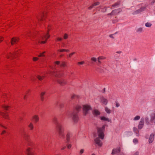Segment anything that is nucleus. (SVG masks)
I'll return each mask as SVG.
<instances>
[{
	"mask_svg": "<svg viewBox=\"0 0 155 155\" xmlns=\"http://www.w3.org/2000/svg\"><path fill=\"white\" fill-rule=\"evenodd\" d=\"M63 39L62 38L58 37L55 39V41L56 42H58L61 41Z\"/></svg>",
	"mask_w": 155,
	"mask_h": 155,
	"instance_id": "7c9ffc66",
	"label": "nucleus"
},
{
	"mask_svg": "<svg viewBox=\"0 0 155 155\" xmlns=\"http://www.w3.org/2000/svg\"><path fill=\"white\" fill-rule=\"evenodd\" d=\"M75 53V52H72L70 54H69L68 55V57L69 58H71L72 57V56Z\"/></svg>",
	"mask_w": 155,
	"mask_h": 155,
	"instance_id": "f704fd0d",
	"label": "nucleus"
},
{
	"mask_svg": "<svg viewBox=\"0 0 155 155\" xmlns=\"http://www.w3.org/2000/svg\"><path fill=\"white\" fill-rule=\"evenodd\" d=\"M28 127L29 128V129L30 130H33L34 127L33 123L31 122L28 125Z\"/></svg>",
	"mask_w": 155,
	"mask_h": 155,
	"instance_id": "bb28decb",
	"label": "nucleus"
},
{
	"mask_svg": "<svg viewBox=\"0 0 155 155\" xmlns=\"http://www.w3.org/2000/svg\"><path fill=\"white\" fill-rule=\"evenodd\" d=\"M24 137L25 139L27 140H28L29 138V136L26 134H25L24 135Z\"/></svg>",
	"mask_w": 155,
	"mask_h": 155,
	"instance_id": "473e14b6",
	"label": "nucleus"
},
{
	"mask_svg": "<svg viewBox=\"0 0 155 155\" xmlns=\"http://www.w3.org/2000/svg\"><path fill=\"white\" fill-rule=\"evenodd\" d=\"M71 144H69L67 145V147L68 148L70 149L71 148Z\"/></svg>",
	"mask_w": 155,
	"mask_h": 155,
	"instance_id": "5fc2aeb1",
	"label": "nucleus"
},
{
	"mask_svg": "<svg viewBox=\"0 0 155 155\" xmlns=\"http://www.w3.org/2000/svg\"><path fill=\"white\" fill-rule=\"evenodd\" d=\"M91 60L92 61L95 62L97 61V60L96 58L93 57L91 58Z\"/></svg>",
	"mask_w": 155,
	"mask_h": 155,
	"instance_id": "ea45409f",
	"label": "nucleus"
},
{
	"mask_svg": "<svg viewBox=\"0 0 155 155\" xmlns=\"http://www.w3.org/2000/svg\"><path fill=\"white\" fill-rule=\"evenodd\" d=\"M138 153L137 152H136L134 155H138Z\"/></svg>",
	"mask_w": 155,
	"mask_h": 155,
	"instance_id": "69168bd1",
	"label": "nucleus"
},
{
	"mask_svg": "<svg viewBox=\"0 0 155 155\" xmlns=\"http://www.w3.org/2000/svg\"><path fill=\"white\" fill-rule=\"evenodd\" d=\"M140 118V116H136L134 119V120H139Z\"/></svg>",
	"mask_w": 155,
	"mask_h": 155,
	"instance_id": "79ce46f5",
	"label": "nucleus"
},
{
	"mask_svg": "<svg viewBox=\"0 0 155 155\" xmlns=\"http://www.w3.org/2000/svg\"><path fill=\"white\" fill-rule=\"evenodd\" d=\"M97 60H98V62L100 63V64H101V61H100V59H97Z\"/></svg>",
	"mask_w": 155,
	"mask_h": 155,
	"instance_id": "e2e57ef3",
	"label": "nucleus"
},
{
	"mask_svg": "<svg viewBox=\"0 0 155 155\" xmlns=\"http://www.w3.org/2000/svg\"><path fill=\"white\" fill-rule=\"evenodd\" d=\"M154 134H150L149 139V142L150 143H151L154 140Z\"/></svg>",
	"mask_w": 155,
	"mask_h": 155,
	"instance_id": "dca6fc26",
	"label": "nucleus"
},
{
	"mask_svg": "<svg viewBox=\"0 0 155 155\" xmlns=\"http://www.w3.org/2000/svg\"><path fill=\"white\" fill-rule=\"evenodd\" d=\"M57 82L61 85L64 86L67 84V81L66 80L63 79H59L57 80Z\"/></svg>",
	"mask_w": 155,
	"mask_h": 155,
	"instance_id": "6e6552de",
	"label": "nucleus"
},
{
	"mask_svg": "<svg viewBox=\"0 0 155 155\" xmlns=\"http://www.w3.org/2000/svg\"><path fill=\"white\" fill-rule=\"evenodd\" d=\"M115 11V10H113L111 13L108 14H107V15H114V12Z\"/></svg>",
	"mask_w": 155,
	"mask_h": 155,
	"instance_id": "8fccbe9b",
	"label": "nucleus"
},
{
	"mask_svg": "<svg viewBox=\"0 0 155 155\" xmlns=\"http://www.w3.org/2000/svg\"><path fill=\"white\" fill-rule=\"evenodd\" d=\"M65 49H59L58 50V51L60 52H65Z\"/></svg>",
	"mask_w": 155,
	"mask_h": 155,
	"instance_id": "37998d69",
	"label": "nucleus"
},
{
	"mask_svg": "<svg viewBox=\"0 0 155 155\" xmlns=\"http://www.w3.org/2000/svg\"><path fill=\"white\" fill-rule=\"evenodd\" d=\"M144 9V8H141L140 9L136 11H135L134 12V14H135L140 13L141 12H142L143 11Z\"/></svg>",
	"mask_w": 155,
	"mask_h": 155,
	"instance_id": "393cba45",
	"label": "nucleus"
},
{
	"mask_svg": "<svg viewBox=\"0 0 155 155\" xmlns=\"http://www.w3.org/2000/svg\"><path fill=\"white\" fill-rule=\"evenodd\" d=\"M105 128V126L104 125L102 127H97V130L98 135L99 138L103 140L104 138V132Z\"/></svg>",
	"mask_w": 155,
	"mask_h": 155,
	"instance_id": "39448f33",
	"label": "nucleus"
},
{
	"mask_svg": "<svg viewBox=\"0 0 155 155\" xmlns=\"http://www.w3.org/2000/svg\"><path fill=\"white\" fill-rule=\"evenodd\" d=\"M21 51L20 49H15L14 53L13 52L9 51L5 54V56L8 58H16Z\"/></svg>",
	"mask_w": 155,
	"mask_h": 155,
	"instance_id": "20e7f679",
	"label": "nucleus"
},
{
	"mask_svg": "<svg viewBox=\"0 0 155 155\" xmlns=\"http://www.w3.org/2000/svg\"><path fill=\"white\" fill-rule=\"evenodd\" d=\"M68 37V35L67 34H65L64 35L63 38L64 39H67Z\"/></svg>",
	"mask_w": 155,
	"mask_h": 155,
	"instance_id": "58836bf2",
	"label": "nucleus"
},
{
	"mask_svg": "<svg viewBox=\"0 0 155 155\" xmlns=\"http://www.w3.org/2000/svg\"><path fill=\"white\" fill-rule=\"evenodd\" d=\"M144 124V121L143 120L141 119L140 121L138 126V128L139 129H142L143 126Z\"/></svg>",
	"mask_w": 155,
	"mask_h": 155,
	"instance_id": "2eb2a0df",
	"label": "nucleus"
},
{
	"mask_svg": "<svg viewBox=\"0 0 155 155\" xmlns=\"http://www.w3.org/2000/svg\"><path fill=\"white\" fill-rule=\"evenodd\" d=\"M84 150L83 149H81L80 151V153L81 154L83 153L84 152Z\"/></svg>",
	"mask_w": 155,
	"mask_h": 155,
	"instance_id": "4d7b16f0",
	"label": "nucleus"
},
{
	"mask_svg": "<svg viewBox=\"0 0 155 155\" xmlns=\"http://www.w3.org/2000/svg\"><path fill=\"white\" fill-rule=\"evenodd\" d=\"M120 1H119V2H116V3H115L113 5L111 6V8L113 9V8H113V7L118 6L120 5Z\"/></svg>",
	"mask_w": 155,
	"mask_h": 155,
	"instance_id": "a878e982",
	"label": "nucleus"
},
{
	"mask_svg": "<svg viewBox=\"0 0 155 155\" xmlns=\"http://www.w3.org/2000/svg\"><path fill=\"white\" fill-rule=\"evenodd\" d=\"M50 26L48 27V31L46 34L43 35L41 38H38L37 41L38 43L40 44H45L47 42V40L49 38L50 35L48 34V32L50 29Z\"/></svg>",
	"mask_w": 155,
	"mask_h": 155,
	"instance_id": "7ed1b4c3",
	"label": "nucleus"
},
{
	"mask_svg": "<svg viewBox=\"0 0 155 155\" xmlns=\"http://www.w3.org/2000/svg\"><path fill=\"white\" fill-rule=\"evenodd\" d=\"M5 133H6V131L5 130H4L2 131L1 134V135H3V134H4Z\"/></svg>",
	"mask_w": 155,
	"mask_h": 155,
	"instance_id": "13d9d810",
	"label": "nucleus"
},
{
	"mask_svg": "<svg viewBox=\"0 0 155 155\" xmlns=\"http://www.w3.org/2000/svg\"><path fill=\"white\" fill-rule=\"evenodd\" d=\"M106 57L103 56H101L97 58V59H100V60H104L106 59Z\"/></svg>",
	"mask_w": 155,
	"mask_h": 155,
	"instance_id": "72a5a7b5",
	"label": "nucleus"
},
{
	"mask_svg": "<svg viewBox=\"0 0 155 155\" xmlns=\"http://www.w3.org/2000/svg\"><path fill=\"white\" fill-rule=\"evenodd\" d=\"M133 142L134 143H136L138 142V140L136 138H135L133 140Z\"/></svg>",
	"mask_w": 155,
	"mask_h": 155,
	"instance_id": "49530a36",
	"label": "nucleus"
},
{
	"mask_svg": "<svg viewBox=\"0 0 155 155\" xmlns=\"http://www.w3.org/2000/svg\"><path fill=\"white\" fill-rule=\"evenodd\" d=\"M134 132L136 133L137 136H139V134L138 133L139 131L137 128L134 127Z\"/></svg>",
	"mask_w": 155,
	"mask_h": 155,
	"instance_id": "cd10ccee",
	"label": "nucleus"
},
{
	"mask_svg": "<svg viewBox=\"0 0 155 155\" xmlns=\"http://www.w3.org/2000/svg\"><path fill=\"white\" fill-rule=\"evenodd\" d=\"M14 66V65L13 64H10L9 65H5V69L8 71L9 73H11L12 71V69H11Z\"/></svg>",
	"mask_w": 155,
	"mask_h": 155,
	"instance_id": "9d476101",
	"label": "nucleus"
},
{
	"mask_svg": "<svg viewBox=\"0 0 155 155\" xmlns=\"http://www.w3.org/2000/svg\"><path fill=\"white\" fill-rule=\"evenodd\" d=\"M105 110L108 114H110L111 113V110L107 107H105Z\"/></svg>",
	"mask_w": 155,
	"mask_h": 155,
	"instance_id": "2f4dec72",
	"label": "nucleus"
},
{
	"mask_svg": "<svg viewBox=\"0 0 155 155\" xmlns=\"http://www.w3.org/2000/svg\"><path fill=\"white\" fill-rule=\"evenodd\" d=\"M81 108L82 107L80 105H78L76 106L75 107V110L70 115V116H72V119L75 123L77 122L78 121V113Z\"/></svg>",
	"mask_w": 155,
	"mask_h": 155,
	"instance_id": "f257e3e1",
	"label": "nucleus"
},
{
	"mask_svg": "<svg viewBox=\"0 0 155 155\" xmlns=\"http://www.w3.org/2000/svg\"><path fill=\"white\" fill-rule=\"evenodd\" d=\"M37 78L38 80H39L41 81L44 79V77L43 76H41L38 75L37 76Z\"/></svg>",
	"mask_w": 155,
	"mask_h": 155,
	"instance_id": "c9c22d12",
	"label": "nucleus"
},
{
	"mask_svg": "<svg viewBox=\"0 0 155 155\" xmlns=\"http://www.w3.org/2000/svg\"><path fill=\"white\" fill-rule=\"evenodd\" d=\"M116 107H118L120 106V104L119 103H116Z\"/></svg>",
	"mask_w": 155,
	"mask_h": 155,
	"instance_id": "bf43d9fd",
	"label": "nucleus"
},
{
	"mask_svg": "<svg viewBox=\"0 0 155 155\" xmlns=\"http://www.w3.org/2000/svg\"><path fill=\"white\" fill-rule=\"evenodd\" d=\"M61 67H64L67 66V63L65 61H62L60 63V62L58 61H56L54 63V67H53L52 68L53 69H56L57 67H58L59 65Z\"/></svg>",
	"mask_w": 155,
	"mask_h": 155,
	"instance_id": "423d86ee",
	"label": "nucleus"
},
{
	"mask_svg": "<svg viewBox=\"0 0 155 155\" xmlns=\"http://www.w3.org/2000/svg\"><path fill=\"white\" fill-rule=\"evenodd\" d=\"M65 148H66V147L64 146L61 148V150H63Z\"/></svg>",
	"mask_w": 155,
	"mask_h": 155,
	"instance_id": "0e129e2a",
	"label": "nucleus"
},
{
	"mask_svg": "<svg viewBox=\"0 0 155 155\" xmlns=\"http://www.w3.org/2000/svg\"><path fill=\"white\" fill-rule=\"evenodd\" d=\"M93 7V5H91L90 6L88 7V9L89 10H91L92 8Z\"/></svg>",
	"mask_w": 155,
	"mask_h": 155,
	"instance_id": "864d4df0",
	"label": "nucleus"
},
{
	"mask_svg": "<svg viewBox=\"0 0 155 155\" xmlns=\"http://www.w3.org/2000/svg\"><path fill=\"white\" fill-rule=\"evenodd\" d=\"M39 119V116L38 115H35L32 117V120L35 123L38 122Z\"/></svg>",
	"mask_w": 155,
	"mask_h": 155,
	"instance_id": "a211bd4d",
	"label": "nucleus"
},
{
	"mask_svg": "<svg viewBox=\"0 0 155 155\" xmlns=\"http://www.w3.org/2000/svg\"><path fill=\"white\" fill-rule=\"evenodd\" d=\"M94 141L96 144H97L98 146L100 147L101 146L102 143L100 140L99 138H97L95 139Z\"/></svg>",
	"mask_w": 155,
	"mask_h": 155,
	"instance_id": "f3484780",
	"label": "nucleus"
},
{
	"mask_svg": "<svg viewBox=\"0 0 155 155\" xmlns=\"http://www.w3.org/2000/svg\"><path fill=\"white\" fill-rule=\"evenodd\" d=\"M101 102L105 105L107 104V100L103 97L101 98Z\"/></svg>",
	"mask_w": 155,
	"mask_h": 155,
	"instance_id": "412c9836",
	"label": "nucleus"
},
{
	"mask_svg": "<svg viewBox=\"0 0 155 155\" xmlns=\"http://www.w3.org/2000/svg\"><path fill=\"white\" fill-rule=\"evenodd\" d=\"M120 152V149L119 148L113 149L112 150V154H114L119 153Z\"/></svg>",
	"mask_w": 155,
	"mask_h": 155,
	"instance_id": "4be33fe9",
	"label": "nucleus"
},
{
	"mask_svg": "<svg viewBox=\"0 0 155 155\" xmlns=\"http://www.w3.org/2000/svg\"><path fill=\"white\" fill-rule=\"evenodd\" d=\"M91 106L88 105H85L83 106V113L84 115H86L88 113V111L91 110Z\"/></svg>",
	"mask_w": 155,
	"mask_h": 155,
	"instance_id": "0eeeda50",
	"label": "nucleus"
},
{
	"mask_svg": "<svg viewBox=\"0 0 155 155\" xmlns=\"http://www.w3.org/2000/svg\"><path fill=\"white\" fill-rule=\"evenodd\" d=\"M56 129L59 137L60 138H64L65 134L64 127L60 124H58L56 126Z\"/></svg>",
	"mask_w": 155,
	"mask_h": 155,
	"instance_id": "f03ea898",
	"label": "nucleus"
},
{
	"mask_svg": "<svg viewBox=\"0 0 155 155\" xmlns=\"http://www.w3.org/2000/svg\"><path fill=\"white\" fill-rule=\"evenodd\" d=\"M0 115L2 116L3 117L6 119H8V114L7 113H4L2 112H0Z\"/></svg>",
	"mask_w": 155,
	"mask_h": 155,
	"instance_id": "6ab92c4d",
	"label": "nucleus"
},
{
	"mask_svg": "<svg viewBox=\"0 0 155 155\" xmlns=\"http://www.w3.org/2000/svg\"><path fill=\"white\" fill-rule=\"evenodd\" d=\"M38 59V58L36 57H34L33 58V60L34 61H36Z\"/></svg>",
	"mask_w": 155,
	"mask_h": 155,
	"instance_id": "3c124183",
	"label": "nucleus"
},
{
	"mask_svg": "<svg viewBox=\"0 0 155 155\" xmlns=\"http://www.w3.org/2000/svg\"><path fill=\"white\" fill-rule=\"evenodd\" d=\"M4 39V38L3 37H0V42L2 41Z\"/></svg>",
	"mask_w": 155,
	"mask_h": 155,
	"instance_id": "6e6d98bb",
	"label": "nucleus"
},
{
	"mask_svg": "<svg viewBox=\"0 0 155 155\" xmlns=\"http://www.w3.org/2000/svg\"><path fill=\"white\" fill-rule=\"evenodd\" d=\"M45 51H44L43 52H42V53H40V54L39 55H38V57H42V56H45L44 54L45 53Z\"/></svg>",
	"mask_w": 155,
	"mask_h": 155,
	"instance_id": "c03bdc74",
	"label": "nucleus"
},
{
	"mask_svg": "<svg viewBox=\"0 0 155 155\" xmlns=\"http://www.w3.org/2000/svg\"><path fill=\"white\" fill-rule=\"evenodd\" d=\"M70 114V112H68L67 113V115H69Z\"/></svg>",
	"mask_w": 155,
	"mask_h": 155,
	"instance_id": "338daca9",
	"label": "nucleus"
},
{
	"mask_svg": "<svg viewBox=\"0 0 155 155\" xmlns=\"http://www.w3.org/2000/svg\"><path fill=\"white\" fill-rule=\"evenodd\" d=\"M145 26L148 27H150L152 25V24L150 23L147 22L145 24Z\"/></svg>",
	"mask_w": 155,
	"mask_h": 155,
	"instance_id": "e433bc0d",
	"label": "nucleus"
},
{
	"mask_svg": "<svg viewBox=\"0 0 155 155\" xmlns=\"http://www.w3.org/2000/svg\"><path fill=\"white\" fill-rule=\"evenodd\" d=\"M26 153L27 155H35L32 149L28 148L26 150Z\"/></svg>",
	"mask_w": 155,
	"mask_h": 155,
	"instance_id": "ddd939ff",
	"label": "nucleus"
},
{
	"mask_svg": "<svg viewBox=\"0 0 155 155\" xmlns=\"http://www.w3.org/2000/svg\"><path fill=\"white\" fill-rule=\"evenodd\" d=\"M53 122L55 123H58V120L57 118L55 117L54 118L53 120Z\"/></svg>",
	"mask_w": 155,
	"mask_h": 155,
	"instance_id": "a19ab883",
	"label": "nucleus"
},
{
	"mask_svg": "<svg viewBox=\"0 0 155 155\" xmlns=\"http://www.w3.org/2000/svg\"><path fill=\"white\" fill-rule=\"evenodd\" d=\"M142 28H140L138 29V31H142Z\"/></svg>",
	"mask_w": 155,
	"mask_h": 155,
	"instance_id": "680f3d73",
	"label": "nucleus"
},
{
	"mask_svg": "<svg viewBox=\"0 0 155 155\" xmlns=\"http://www.w3.org/2000/svg\"><path fill=\"white\" fill-rule=\"evenodd\" d=\"M110 37L111 38H113V35H110Z\"/></svg>",
	"mask_w": 155,
	"mask_h": 155,
	"instance_id": "774afa93",
	"label": "nucleus"
},
{
	"mask_svg": "<svg viewBox=\"0 0 155 155\" xmlns=\"http://www.w3.org/2000/svg\"><path fill=\"white\" fill-rule=\"evenodd\" d=\"M107 10V8L106 7H104L103 8L102 10L101 11V12H105Z\"/></svg>",
	"mask_w": 155,
	"mask_h": 155,
	"instance_id": "603ef678",
	"label": "nucleus"
},
{
	"mask_svg": "<svg viewBox=\"0 0 155 155\" xmlns=\"http://www.w3.org/2000/svg\"><path fill=\"white\" fill-rule=\"evenodd\" d=\"M45 92H42L40 94V97H41V101H43L44 100V96L45 94Z\"/></svg>",
	"mask_w": 155,
	"mask_h": 155,
	"instance_id": "b1692460",
	"label": "nucleus"
},
{
	"mask_svg": "<svg viewBox=\"0 0 155 155\" xmlns=\"http://www.w3.org/2000/svg\"><path fill=\"white\" fill-rule=\"evenodd\" d=\"M100 2H96L93 3L92 5L94 6L98 5L100 4Z\"/></svg>",
	"mask_w": 155,
	"mask_h": 155,
	"instance_id": "4c0bfd02",
	"label": "nucleus"
},
{
	"mask_svg": "<svg viewBox=\"0 0 155 155\" xmlns=\"http://www.w3.org/2000/svg\"><path fill=\"white\" fill-rule=\"evenodd\" d=\"M64 75V73L63 72L60 71L56 72L55 74V75L57 77L61 78L63 77Z\"/></svg>",
	"mask_w": 155,
	"mask_h": 155,
	"instance_id": "4468645a",
	"label": "nucleus"
},
{
	"mask_svg": "<svg viewBox=\"0 0 155 155\" xmlns=\"http://www.w3.org/2000/svg\"><path fill=\"white\" fill-rule=\"evenodd\" d=\"M3 108L5 110H8V107H9V106H6V105H5V106H3Z\"/></svg>",
	"mask_w": 155,
	"mask_h": 155,
	"instance_id": "09e8293b",
	"label": "nucleus"
},
{
	"mask_svg": "<svg viewBox=\"0 0 155 155\" xmlns=\"http://www.w3.org/2000/svg\"><path fill=\"white\" fill-rule=\"evenodd\" d=\"M92 114L94 116H97L100 114V113L98 110L95 109L93 111Z\"/></svg>",
	"mask_w": 155,
	"mask_h": 155,
	"instance_id": "aec40b11",
	"label": "nucleus"
},
{
	"mask_svg": "<svg viewBox=\"0 0 155 155\" xmlns=\"http://www.w3.org/2000/svg\"><path fill=\"white\" fill-rule=\"evenodd\" d=\"M84 61H82L81 62H79L78 63V64L79 65H82L84 64Z\"/></svg>",
	"mask_w": 155,
	"mask_h": 155,
	"instance_id": "de8ad7c7",
	"label": "nucleus"
},
{
	"mask_svg": "<svg viewBox=\"0 0 155 155\" xmlns=\"http://www.w3.org/2000/svg\"><path fill=\"white\" fill-rule=\"evenodd\" d=\"M24 35L26 37H29L31 40H32L33 38H34V35H33L31 32L29 31H26L24 34Z\"/></svg>",
	"mask_w": 155,
	"mask_h": 155,
	"instance_id": "1a4fd4ad",
	"label": "nucleus"
},
{
	"mask_svg": "<svg viewBox=\"0 0 155 155\" xmlns=\"http://www.w3.org/2000/svg\"><path fill=\"white\" fill-rule=\"evenodd\" d=\"M72 134L70 132H68L66 135V139L67 142H68L70 139V137L72 136Z\"/></svg>",
	"mask_w": 155,
	"mask_h": 155,
	"instance_id": "5701e85b",
	"label": "nucleus"
},
{
	"mask_svg": "<svg viewBox=\"0 0 155 155\" xmlns=\"http://www.w3.org/2000/svg\"><path fill=\"white\" fill-rule=\"evenodd\" d=\"M101 120H102L107 121L108 122H110V120L109 119L104 117H102L101 118Z\"/></svg>",
	"mask_w": 155,
	"mask_h": 155,
	"instance_id": "c85d7f7f",
	"label": "nucleus"
},
{
	"mask_svg": "<svg viewBox=\"0 0 155 155\" xmlns=\"http://www.w3.org/2000/svg\"><path fill=\"white\" fill-rule=\"evenodd\" d=\"M78 97V96L77 95H76L75 94H72L71 96V98L72 99H73L76 97L77 98Z\"/></svg>",
	"mask_w": 155,
	"mask_h": 155,
	"instance_id": "a18cd8bd",
	"label": "nucleus"
},
{
	"mask_svg": "<svg viewBox=\"0 0 155 155\" xmlns=\"http://www.w3.org/2000/svg\"><path fill=\"white\" fill-rule=\"evenodd\" d=\"M151 121L152 122H153L155 124V115L153 116H152L151 118Z\"/></svg>",
	"mask_w": 155,
	"mask_h": 155,
	"instance_id": "c756f323",
	"label": "nucleus"
},
{
	"mask_svg": "<svg viewBox=\"0 0 155 155\" xmlns=\"http://www.w3.org/2000/svg\"><path fill=\"white\" fill-rule=\"evenodd\" d=\"M19 40V38L17 37H13L11 40V44L13 45L15 44H17Z\"/></svg>",
	"mask_w": 155,
	"mask_h": 155,
	"instance_id": "f8f14e48",
	"label": "nucleus"
},
{
	"mask_svg": "<svg viewBox=\"0 0 155 155\" xmlns=\"http://www.w3.org/2000/svg\"><path fill=\"white\" fill-rule=\"evenodd\" d=\"M46 18V16L44 13L41 14V17L39 18H38V23L40 24L42 22V23H43L44 21L45 20Z\"/></svg>",
	"mask_w": 155,
	"mask_h": 155,
	"instance_id": "9b49d317",
	"label": "nucleus"
},
{
	"mask_svg": "<svg viewBox=\"0 0 155 155\" xmlns=\"http://www.w3.org/2000/svg\"><path fill=\"white\" fill-rule=\"evenodd\" d=\"M70 51V50L68 49H65V52H69Z\"/></svg>",
	"mask_w": 155,
	"mask_h": 155,
	"instance_id": "052dcab7",
	"label": "nucleus"
}]
</instances>
